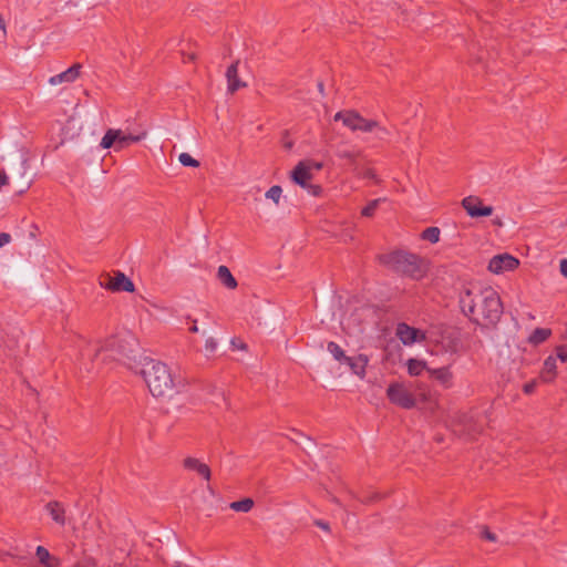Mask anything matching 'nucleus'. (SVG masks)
<instances>
[{"mask_svg": "<svg viewBox=\"0 0 567 567\" xmlns=\"http://www.w3.org/2000/svg\"><path fill=\"white\" fill-rule=\"evenodd\" d=\"M315 524H316L318 527H320L321 529H323V530H327V532H329V530H330V526H329V524H328L327 522H323V520H320V519H319V520H316V523H315Z\"/></svg>", "mask_w": 567, "mask_h": 567, "instance_id": "c03bdc74", "label": "nucleus"}, {"mask_svg": "<svg viewBox=\"0 0 567 567\" xmlns=\"http://www.w3.org/2000/svg\"><path fill=\"white\" fill-rule=\"evenodd\" d=\"M82 64L74 63L68 70L61 72L60 74L53 75L49 79V83L51 85H56L61 83H73L81 75Z\"/></svg>", "mask_w": 567, "mask_h": 567, "instance_id": "4468645a", "label": "nucleus"}, {"mask_svg": "<svg viewBox=\"0 0 567 567\" xmlns=\"http://www.w3.org/2000/svg\"><path fill=\"white\" fill-rule=\"evenodd\" d=\"M389 401L402 409H413L416 405V399L404 383L393 382L386 389Z\"/></svg>", "mask_w": 567, "mask_h": 567, "instance_id": "6e6552de", "label": "nucleus"}, {"mask_svg": "<svg viewBox=\"0 0 567 567\" xmlns=\"http://www.w3.org/2000/svg\"><path fill=\"white\" fill-rule=\"evenodd\" d=\"M336 156L340 159H344L347 165L351 167L352 172H358L360 164L359 162L363 157V153L362 151L354 147L350 148L340 145L336 150Z\"/></svg>", "mask_w": 567, "mask_h": 567, "instance_id": "ddd939ff", "label": "nucleus"}, {"mask_svg": "<svg viewBox=\"0 0 567 567\" xmlns=\"http://www.w3.org/2000/svg\"><path fill=\"white\" fill-rule=\"evenodd\" d=\"M395 334L405 346H410L413 344L414 342H421L425 340V333L423 331L410 327L404 322H401L396 326Z\"/></svg>", "mask_w": 567, "mask_h": 567, "instance_id": "f8f14e48", "label": "nucleus"}, {"mask_svg": "<svg viewBox=\"0 0 567 567\" xmlns=\"http://www.w3.org/2000/svg\"><path fill=\"white\" fill-rule=\"evenodd\" d=\"M488 416L484 412L471 410L470 412H456L452 416L451 426L455 434L467 439H474L481 434L487 424Z\"/></svg>", "mask_w": 567, "mask_h": 567, "instance_id": "39448f33", "label": "nucleus"}, {"mask_svg": "<svg viewBox=\"0 0 567 567\" xmlns=\"http://www.w3.org/2000/svg\"><path fill=\"white\" fill-rule=\"evenodd\" d=\"M238 64H239V61H235L234 63H231L228 66V69L226 71V78H227V82H228V92L231 94H234L240 87L246 86V83L241 82L238 76Z\"/></svg>", "mask_w": 567, "mask_h": 567, "instance_id": "f3484780", "label": "nucleus"}, {"mask_svg": "<svg viewBox=\"0 0 567 567\" xmlns=\"http://www.w3.org/2000/svg\"><path fill=\"white\" fill-rule=\"evenodd\" d=\"M446 350L455 351L456 350L455 344H452V341H451L450 344L447 346Z\"/></svg>", "mask_w": 567, "mask_h": 567, "instance_id": "8fccbe9b", "label": "nucleus"}, {"mask_svg": "<svg viewBox=\"0 0 567 567\" xmlns=\"http://www.w3.org/2000/svg\"><path fill=\"white\" fill-rule=\"evenodd\" d=\"M331 502H333L334 504L341 506V503H340L339 498H337L336 496H331Z\"/></svg>", "mask_w": 567, "mask_h": 567, "instance_id": "de8ad7c7", "label": "nucleus"}, {"mask_svg": "<svg viewBox=\"0 0 567 567\" xmlns=\"http://www.w3.org/2000/svg\"><path fill=\"white\" fill-rule=\"evenodd\" d=\"M462 207L473 217H487L493 214L492 206H483L482 199L477 196H467L462 200Z\"/></svg>", "mask_w": 567, "mask_h": 567, "instance_id": "9d476101", "label": "nucleus"}, {"mask_svg": "<svg viewBox=\"0 0 567 567\" xmlns=\"http://www.w3.org/2000/svg\"><path fill=\"white\" fill-rule=\"evenodd\" d=\"M551 334V331L550 329H546V328H536L533 333L529 336L528 338V341L532 343V344H540L543 343L544 341H546Z\"/></svg>", "mask_w": 567, "mask_h": 567, "instance_id": "b1692460", "label": "nucleus"}, {"mask_svg": "<svg viewBox=\"0 0 567 567\" xmlns=\"http://www.w3.org/2000/svg\"><path fill=\"white\" fill-rule=\"evenodd\" d=\"M217 278L228 289H235L238 286L237 280L231 275V272L227 266L221 265L218 267Z\"/></svg>", "mask_w": 567, "mask_h": 567, "instance_id": "412c9836", "label": "nucleus"}, {"mask_svg": "<svg viewBox=\"0 0 567 567\" xmlns=\"http://www.w3.org/2000/svg\"><path fill=\"white\" fill-rule=\"evenodd\" d=\"M358 176H361L363 178H370L373 179L375 184H381V179L377 176L375 172L372 168H363L361 169L359 167L358 172H353Z\"/></svg>", "mask_w": 567, "mask_h": 567, "instance_id": "c756f323", "label": "nucleus"}, {"mask_svg": "<svg viewBox=\"0 0 567 567\" xmlns=\"http://www.w3.org/2000/svg\"><path fill=\"white\" fill-rule=\"evenodd\" d=\"M255 502L250 497L230 503L229 507L235 512L248 513L252 509Z\"/></svg>", "mask_w": 567, "mask_h": 567, "instance_id": "393cba45", "label": "nucleus"}, {"mask_svg": "<svg viewBox=\"0 0 567 567\" xmlns=\"http://www.w3.org/2000/svg\"><path fill=\"white\" fill-rule=\"evenodd\" d=\"M178 161L182 165L188 167H199L200 163L193 158L188 153H182L178 157Z\"/></svg>", "mask_w": 567, "mask_h": 567, "instance_id": "7c9ffc66", "label": "nucleus"}, {"mask_svg": "<svg viewBox=\"0 0 567 567\" xmlns=\"http://www.w3.org/2000/svg\"><path fill=\"white\" fill-rule=\"evenodd\" d=\"M460 306L470 320L482 328H494L503 315V303L492 287H472L460 296Z\"/></svg>", "mask_w": 567, "mask_h": 567, "instance_id": "f257e3e1", "label": "nucleus"}, {"mask_svg": "<svg viewBox=\"0 0 567 567\" xmlns=\"http://www.w3.org/2000/svg\"><path fill=\"white\" fill-rule=\"evenodd\" d=\"M231 346H233L234 349H239V350H246L247 349V344L245 342H243L238 338L231 339Z\"/></svg>", "mask_w": 567, "mask_h": 567, "instance_id": "58836bf2", "label": "nucleus"}, {"mask_svg": "<svg viewBox=\"0 0 567 567\" xmlns=\"http://www.w3.org/2000/svg\"><path fill=\"white\" fill-rule=\"evenodd\" d=\"M426 369V364L423 361L416 359H410L408 361V371L411 375H420L422 371Z\"/></svg>", "mask_w": 567, "mask_h": 567, "instance_id": "bb28decb", "label": "nucleus"}, {"mask_svg": "<svg viewBox=\"0 0 567 567\" xmlns=\"http://www.w3.org/2000/svg\"><path fill=\"white\" fill-rule=\"evenodd\" d=\"M385 198H377L371 200L363 209L361 210V215L364 217H372L379 207L381 202H384Z\"/></svg>", "mask_w": 567, "mask_h": 567, "instance_id": "c85d7f7f", "label": "nucleus"}, {"mask_svg": "<svg viewBox=\"0 0 567 567\" xmlns=\"http://www.w3.org/2000/svg\"><path fill=\"white\" fill-rule=\"evenodd\" d=\"M379 261L392 271L414 280L424 278L430 265L426 258L405 250L382 254L379 256Z\"/></svg>", "mask_w": 567, "mask_h": 567, "instance_id": "f03ea898", "label": "nucleus"}, {"mask_svg": "<svg viewBox=\"0 0 567 567\" xmlns=\"http://www.w3.org/2000/svg\"><path fill=\"white\" fill-rule=\"evenodd\" d=\"M536 389V381H530L524 384L523 391L525 394H532Z\"/></svg>", "mask_w": 567, "mask_h": 567, "instance_id": "ea45409f", "label": "nucleus"}, {"mask_svg": "<svg viewBox=\"0 0 567 567\" xmlns=\"http://www.w3.org/2000/svg\"><path fill=\"white\" fill-rule=\"evenodd\" d=\"M111 567H124V565L121 563H114Z\"/></svg>", "mask_w": 567, "mask_h": 567, "instance_id": "864d4df0", "label": "nucleus"}, {"mask_svg": "<svg viewBox=\"0 0 567 567\" xmlns=\"http://www.w3.org/2000/svg\"><path fill=\"white\" fill-rule=\"evenodd\" d=\"M362 504H372L380 499H382V495L378 492H374L365 497L358 498Z\"/></svg>", "mask_w": 567, "mask_h": 567, "instance_id": "72a5a7b5", "label": "nucleus"}, {"mask_svg": "<svg viewBox=\"0 0 567 567\" xmlns=\"http://www.w3.org/2000/svg\"><path fill=\"white\" fill-rule=\"evenodd\" d=\"M333 120L341 121L343 125L352 132L360 131L368 133L379 127V123L377 121L364 118L354 110L339 111L334 114Z\"/></svg>", "mask_w": 567, "mask_h": 567, "instance_id": "0eeeda50", "label": "nucleus"}, {"mask_svg": "<svg viewBox=\"0 0 567 567\" xmlns=\"http://www.w3.org/2000/svg\"><path fill=\"white\" fill-rule=\"evenodd\" d=\"M557 357L560 361H567V346H559L556 349Z\"/></svg>", "mask_w": 567, "mask_h": 567, "instance_id": "e433bc0d", "label": "nucleus"}, {"mask_svg": "<svg viewBox=\"0 0 567 567\" xmlns=\"http://www.w3.org/2000/svg\"><path fill=\"white\" fill-rule=\"evenodd\" d=\"M31 186V179H27L25 182L21 183L20 185V188H19V193L22 194L24 193L27 189H29V187Z\"/></svg>", "mask_w": 567, "mask_h": 567, "instance_id": "79ce46f5", "label": "nucleus"}, {"mask_svg": "<svg viewBox=\"0 0 567 567\" xmlns=\"http://www.w3.org/2000/svg\"><path fill=\"white\" fill-rule=\"evenodd\" d=\"M141 374L154 396H172L178 391L181 381H176L169 368L159 361L147 360Z\"/></svg>", "mask_w": 567, "mask_h": 567, "instance_id": "7ed1b4c3", "label": "nucleus"}, {"mask_svg": "<svg viewBox=\"0 0 567 567\" xmlns=\"http://www.w3.org/2000/svg\"><path fill=\"white\" fill-rule=\"evenodd\" d=\"M100 285L110 291L133 292L135 289L133 281L121 271H117L114 277L106 275L105 280H100Z\"/></svg>", "mask_w": 567, "mask_h": 567, "instance_id": "1a4fd4ad", "label": "nucleus"}, {"mask_svg": "<svg viewBox=\"0 0 567 567\" xmlns=\"http://www.w3.org/2000/svg\"><path fill=\"white\" fill-rule=\"evenodd\" d=\"M560 272L564 277L567 278V259H563L560 261Z\"/></svg>", "mask_w": 567, "mask_h": 567, "instance_id": "a18cd8bd", "label": "nucleus"}, {"mask_svg": "<svg viewBox=\"0 0 567 567\" xmlns=\"http://www.w3.org/2000/svg\"><path fill=\"white\" fill-rule=\"evenodd\" d=\"M35 554L37 557L39 558V561L45 567H58V559L51 556L49 550L43 546H38Z\"/></svg>", "mask_w": 567, "mask_h": 567, "instance_id": "4be33fe9", "label": "nucleus"}, {"mask_svg": "<svg viewBox=\"0 0 567 567\" xmlns=\"http://www.w3.org/2000/svg\"><path fill=\"white\" fill-rule=\"evenodd\" d=\"M306 162L309 163L310 169L315 168L317 171H320L323 167V164L320 162H315V161H306Z\"/></svg>", "mask_w": 567, "mask_h": 567, "instance_id": "37998d69", "label": "nucleus"}, {"mask_svg": "<svg viewBox=\"0 0 567 567\" xmlns=\"http://www.w3.org/2000/svg\"><path fill=\"white\" fill-rule=\"evenodd\" d=\"M305 188L313 196H319L322 192V187L320 185H313L310 183H308V186Z\"/></svg>", "mask_w": 567, "mask_h": 567, "instance_id": "4c0bfd02", "label": "nucleus"}, {"mask_svg": "<svg viewBox=\"0 0 567 567\" xmlns=\"http://www.w3.org/2000/svg\"><path fill=\"white\" fill-rule=\"evenodd\" d=\"M189 332H192V333L198 332V327H197L196 320H193V326L189 328Z\"/></svg>", "mask_w": 567, "mask_h": 567, "instance_id": "49530a36", "label": "nucleus"}, {"mask_svg": "<svg viewBox=\"0 0 567 567\" xmlns=\"http://www.w3.org/2000/svg\"><path fill=\"white\" fill-rule=\"evenodd\" d=\"M74 567H97V563L93 557H84L82 560H79Z\"/></svg>", "mask_w": 567, "mask_h": 567, "instance_id": "f704fd0d", "label": "nucleus"}, {"mask_svg": "<svg viewBox=\"0 0 567 567\" xmlns=\"http://www.w3.org/2000/svg\"><path fill=\"white\" fill-rule=\"evenodd\" d=\"M138 340L131 332H123L104 340L95 357L103 355V361L113 360L124 364L135 361L138 353Z\"/></svg>", "mask_w": 567, "mask_h": 567, "instance_id": "20e7f679", "label": "nucleus"}, {"mask_svg": "<svg viewBox=\"0 0 567 567\" xmlns=\"http://www.w3.org/2000/svg\"><path fill=\"white\" fill-rule=\"evenodd\" d=\"M311 178L310 165L307 162H299L291 172V179L302 188L308 186Z\"/></svg>", "mask_w": 567, "mask_h": 567, "instance_id": "dca6fc26", "label": "nucleus"}, {"mask_svg": "<svg viewBox=\"0 0 567 567\" xmlns=\"http://www.w3.org/2000/svg\"><path fill=\"white\" fill-rule=\"evenodd\" d=\"M205 350L207 353H214L217 350V341L214 338H208L205 342Z\"/></svg>", "mask_w": 567, "mask_h": 567, "instance_id": "c9c22d12", "label": "nucleus"}, {"mask_svg": "<svg viewBox=\"0 0 567 567\" xmlns=\"http://www.w3.org/2000/svg\"><path fill=\"white\" fill-rule=\"evenodd\" d=\"M11 239V236L7 233H0V247L8 244Z\"/></svg>", "mask_w": 567, "mask_h": 567, "instance_id": "a19ab883", "label": "nucleus"}, {"mask_svg": "<svg viewBox=\"0 0 567 567\" xmlns=\"http://www.w3.org/2000/svg\"><path fill=\"white\" fill-rule=\"evenodd\" d=\"M430 377L439 381L445 389H450L453 384V374L449 367H442L439 369H426Z\"/></svg>", "mask_w": 567, "mask_h": 567, "instance_id": "6ab92c4d", "label": "nucleus"}, {"mask_svg": "<svg viewBox=\"0 0 567 567\" xmlns=\"http://www.w3.org/2000/svg\"><path fill=\"white\" fill-rule=\"evenodd\" d=\"M284 146H285V148L290 150V148H292L293 143L292 142H287V143L284 144Z\"/></svg>", "mask_w": 567, "mask_h": 567, "instance_id": "09e8293b", "label": "nucleus"}, {"mask_svg": "<svg viewBox=\"0 0 567 567\" xmlns=\"http://www.w3.org/2000/svg\"><path fill=\"white\" fill-rule=\"evenodd\" d=\"M45 509L56 524L61 526L65 525V511L61 503L58 501H51L45 505Z\"/></svg>", "mask_w": 567, "mask_h": 567, "instance_id": "aec40b11", "label": "nucleus"}, {"mask_svg": "<svg viewBox=\"0 0 567 567\" xmlns=\"http://www.w3.org/2000/svg\"><path fill=\"white\" fill-rule=\"evenodd\" d=\"M281 193V187L279 185H274L267 190L266 197L272 199L276 204H278Z\"/></svg>", "mask_w": 567, "mask_h": 567, "instance_id": "2f4dec72", "label": "nucleus"}, {"mask_svg": "<svg viewBox=\"0 0 567 567\" xmlns=\"http://www.w3.org/2000/svg\"><path fill=\"white\" fill-rule=\"evenodd\" d=\"M441 230L437 227H427L421 234V238L435 244L440 240Z\"/></svg>", "mask_w": 567, "mask_h": 567, "instance_id": "cd10ccee", "label": "nucleus"}, {"mask_svg": "<svg viewBox=\"0 0 567 567\" xmlns=\"http://www.w3.org/2000/svg\"><path fill=\"white\" fill-rule=\"evenodd\" d=\"M187 59H188L189 61H194V60L196 59V56H195V54H194V53H192V54H188V55H187Z\"/></svg>", "mask_w": 567, "mask_h": 567, "instance_id": "603ef678", "label": "nucleus"}, {"mask_svg": "<svg viewBox=\"0 0 567 567\" xmlns=\"http://www.w3.org/2000/svg\"><path fill=\"white\" fill-rule=\"evenodd\" d=\"M327 349L338 362H340V363L347 362L349 357L346 355L344 351L338 343L330 341L327 346Z\"/></svg>", "mask_w": 567, "mask_h": 567, "instance_id": "a878e982", "label": "nucleus"}, {"mask_svg": "<svg viewBox=\"0 0 567 567\" xmlns=\"http://www.w3.org/2000/svg\"><path fill=\"white\" fill-rule=\"evenodd\" d=\"M184 468L188 471L196 472L199 476H202L205 481H210L212 471L209 466L203 462H200L196 457L188 456L183 461Z\"/></svg>", "mask_w": 567, "mask_h": 567, "instance_id": "2eb2a0df", "label": "nucleus"}, {"mask_svg": "<svg viewBox=\"0 0 567 567\" xmlns=\"http://www.w3.org/2000/svg\"><path fill=\"white\" fill-rule=\"evenodd\" d=\"M481 538L495 543L497 540L496 534L489 530L487 526H483L481 529Z\"/></svg>", "mask_w": 567, "mask_h": 567, "instance_id": "473e14b6", "label": "nucleus"}, {"mask_svg": "<svg viewBox=\"0 0 567 567\" xmlns=\"http://www.w3.org/2000/svg\"><path fill=\"white\" fill-rule=\"evenodd\" d=\"M174 567H187V565L182 561H176Z\"/></svg>", "mask_w": 567, "mask_h": 567, "instance_id": "3c124183", "label": "nucleus"}, {"mask_svg": "<svg viewBox=\"0 0 567 567\" xmlns=\"http://www.w3.org/2000/svg\"><path fill=\"white\" fill-rule=\"evenodd\" d=\"M369 363V358L365 354H359L357 357H349L346 364L349 365L351 372L359 378L365 377V368Z\"/></svg>", "mask_w": 567, "mask_h": 567, "instance_id": "a211bd4d", "label": "nucleus"}, {"mask_svg": "<svg viewBox=\"0 0 567 567\" xmlns=\"http://www.w3.org/2000/svg\"><path fill=\"white\" fill-rule=\"evenodd\" d=\"M519 261L509 254H501L494 256L488 262V270L494 274H501L514 270L518 267Z\"/></svg>", "mask_w": 567, "mask_h": 567, "instance_id": "9b49d317", "label": "nucleus"}, {"mask_svg": "<svg viewBox=\"0 0 567 567\" xmlns=\"http://www.w3.org/2000/svg\"><path fill=\"white\" fill-rule=\"evenodd\" d=\"M147 136V131L143 130L136 134L125 133L122 130L109 128L101 140V147L104 150L113 147L121 151L128 147L132 143H137Z\"/></svg>", "mask_w": 567, "mask_h": 567, "instance_id": "423d86ee", "label": "nucleus"}, {"mask_svg": "<svg viewBox=\"0 0 567 567\" xmlns=\"http://www.w3.org/2000/svg\"><path fill=\"white\" fill-rule=\"evenodd\" d=\"M542 377L545 382H550L556 377V359L548 357L544 362Z\"/></svg>", "mask_w": 567, "mask_h": 567, "instance_id": "5701e85b", "label": "nucleus"}]
</instances>
